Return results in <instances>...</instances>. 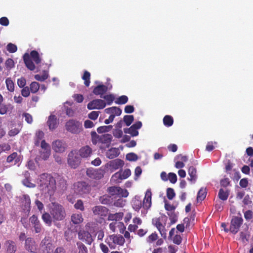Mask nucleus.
<instances>
[{"instance_id": "f257e3e1", "label": "nucleus", "mask_w": 253, "mask_h": 253, "mask_svg": "<svg viewBox=\"0 0 253 253\" xmlns=\"http://www.w3.org/2000/svg\"><path fill=\"white\" fill-rule=\"evenodd\" d=\"M40 186L42 190L50 196L53 195L56 190L55 179L51 174L46 173L40 175Z\"/></svg>"}, {"instance_id": "f03ea898", "label": "nucleus", "mask_w": 253, "mask_h": 253, "mask_svg": "<svg viewBox=\"0 0 253 253\" xmlns=\"http://www.w3.org/2000/svg\"><path fill=\"white\" fill-rule=\"evenodd\" d=\"M49 212L54 220L61 221L66 216V211L64 207L56 202H52L49 205Z\"/></svg>"}, {"instance_id": "7ed1b4c3", "label": "nucleus", "mask_w": 253, "mask_h": 253, "mask_svg": "<svg viewBox=\"0 0 253 253\" xmlns=\"http://www.w3.org/2000/svg\"><path fill=\"white\" fill-rule=\"evenodd\" d=\"M23 58L26 67L30 71H34L36 68V66L31 58L36 64H39L41 62L40 54L36 50H32L30 52V55L27 53H25Z\"/></svg>"}, {"instance_id": "20e7f679", "label": "nucleus", "mask_w": 253, "mask_h": 253, "mask_svg": "<svg viewBox=\"0 0 253 253\" xmlns=\"http://www.w3.org/2000/svg\"><path fill=\"white\" fill-rule=\"evenodd\" d=\"M65 128L67 131L77 134L82 130V124L78 121L70 119L66 123Z\"/></svg>"}, {"instance_id": "39448f33", "label": "nucleus", "mask_w": 253, "mask_h": 253, "mask_svg": "<svg viewBox=\"0 0 253 253\" xmlns=\"http://www.w3.org/2000/svg\"><path fill=\"white\" fill-rule=\"evenodd\" d=\"M75 192L80 195L88 193L91 190V186L84 181H78L74 184Z\"/></svg>"}, {"instance_id": "423d86ee", "label": "nucleus", "mask_w": 253, "mask_h": 253, "mask_svg": "<svg viewBox=\"0 0 253 253\" xmlns=\"http://www.w3.org/2000/svg\"><path fill=\"white\" fill-rule=\"evenodd\" d=\"M81 161V157L76 150H72L69 153L67 162L71 168L76 169L80 165Z\"/></svg>"}, {"instance_id": "0eeeda50", "label": "nucleus", "mask_w": 253, "mask_h": 253, "mask_svg": "<svg viewBox=\"0 0 253 253\" xmlns=\"http://www.w3.org/2000/svg\"><path fill=\"white\" fill-rule=\"evenodd\" d=\"M108 192L111 196L114 197V198H126L128 195V192L126 189H123L117 186L109 187Z\"/></svg>"}, {"instance_id": "6e6552de", "label": "nucleus", "mask_w": 253, "mask_h": 253, "mask_svg": "<svg viewBox=\"0 0 253 253\" xmlns=\"http://www.w3.org/2000/svg\"><path fill=\"white\" fill-rule=\"evenodd\" d=\"M131 175V171L129 169H125L124 171H119L114 174L111 177V180L116 183L121 182L123 179H126Z\"/></svg>"}, {"instance_id": "1a4fd4ad", "label": "nucleus", "mask_w": 253, "mask_h": 253, "mask_svg": "<svg viewBox=\"0 0 253 253\" xmlns=\"http://www.w3.org/2000/svg\"><path fill=\"white\" fill-rule=\"evenodd\" d=\"M243 219L242 217L234 216L231 220L230 231L234 234H236L243 224Z\"/></svg>"}, {"instance_id": "9d476101", "label": "nucleus", "mask_w": 253, "mask_h": 253, "mask_svg": "<svg viewBox=\"0 0 253 253\" xmlns=\"http://www.w3.org/2000/svg\"><path fill=\"white\" fill-rule=\"evenodd\" d=\"M106 106V103L105 101L100 99H96L89 102L87 104V107L89 110H100L104 108Z\"/></svg>"}, {"instance_id": "9b49d317", "label": "nucleus", "mask_w": 253, "mask_h": 253, "mask_svg": "<svg viewBox=\"0 0 253 253\" xmlns=\"http://www.w3.org/2000/svg\"><path fill=\"white\" fill-rule=\"evenodd\" d=\"M41 245L42 253H53L54 247L49 237H45Z\"/></svg>"}, {"instance_id": "f8f14e48", "label": "nucleus", "mask_w": 253, "mask_h": 253, "mask_svg": "<svg viewBox=\"0 0 253 253\" xmlns=\"http://www.w3.org/2000/svg\"><path fill=\"white\" fill-rule=\"evenodd\" d=\"M142 126L140 121H138L132 125L130 127L124 128L125 133L130 134L132 136H136L138 135V129L140 128Z\"/></svg>"}, {"instance_id": "ddd939ff", "label": "nucleus", "mask_w": 253, "mask_h": 253, "mask_svg": "<svg viewBox=\"0 0 253 253\" xmlns=\"http://www.w3.org/2000/svg\"><path fill=\"white\" fill-rule=\"evenodd\" d=\"M52 147L56 152L63 153L67 149V145L64 141L56 140L52 142Z\"/></svg>"}, {"instance_id": "4468645a", "label": "nucleus", "mask_w": 253, "mask_h": 253, "mask_svg": "<svg viewBox=\"0 0 253 253\" xmlns=\"http://www.w3.org/2000/svg\"><path fill=\"white\" fill-rule=\"evenodd\" d=\"M37 248L38 245L33 238L28 237L25 239V248L28 252L36 253Z\"/></svg>"}, {"instance_id": "2eb2a0df", "label": "nucleus", "mask_w": 253, "mask_h": 253, "mask_svg": "<svg viewBox=\"0 0 253 253\" xmlns=\"http://www.w3.org/2000/svg\"><path fill=\"white\" fill-rule=\"evenodd\" d=\"M22 209L27 215H28L31 210V200L27 195H23L21 198Z\"/></svg>"}, {"instance_id": "dca6fc26", "label": "nucleus", "mask_w": 253, "mask_h": 253, "mask_svg": "<svg viewBox=\"0 0 253 253\" xmlns=\"http://www.w3.org/2000/svg\"><path fill=\"white\" fill-rule=\"evenodd\" d=\"M78 238L88 245H91L93 241L90 233L84 230H80L78 232Z\"/></svg>"}, {"instance_id": "f3484780", "label": "nucleus", "mask_w": 253, "mask_h": 253, "mask_svg": "<svg viewBox=\"0 0 253 253\" xmlns=\"http://www.w3.org/2000/svg\"><path fill=\"white\" fill-rule=\"evenodd\" d=\"M29 222L31 224L36 233H40L42 231V225L37 216L33 215L29 218Z\"/></svg>"}, {"instance_id": "a211bd4d", "label": "nucleus", "mask_w": 253, "mask_h": 253, "mask_svg": "<svg viewBox=\"0 0 253 253\" xmlns=\"http://www.w3.org/2000/svg\"><path fill=\"white\" fill-rule=\"evenodd\" d=\"M92 211L94 215L105 217L108 214L109 210L102 206H96L92 208Z\"/></svg>"}, {"instance_id": "6ab92c4d", "label": "nucleus", "mask_w": 253, "mask_h": 253, "mask_svg": "<svg viewBox=\"0 0 253 253\" xmlns=\"http://www.w3.org/2000/svg\"><path fill=\"white\" fill-rule=\"evenodd\" d=\"M151 198V191L150 189H148L145 193V197L144 198L142 203V207L144 209L148 210L151 207L152 204Z\"/></svg>"}, {"instance_id": "aec40b11", "label": "nucleus", "mask_w": 253, "mask_h": 253, "mask_svg": "<svg viewBox=\"0 0 253 253\" xmlns=\"http://www.w3.org/2000/svg\"><path fill=\"white\" fill-rule=\"evenodd\" d=\"M78 153L81 158H86L91 156L92 150L89 146L86 145L82 147Z\"/></svg>"}, {"instance_id": "412c9836", "label": "nucleus", "mask_w": 253, "mask_h": 253, "mask_svg": "<svg viewBox=\"0 0 253 253\" xmlns=\"http://www.w3.org/2000/svg\"><path fill=\"white\" fill-rule=\"evenodd\" d=\"M59 121L55 115H51L48 117L47 125L50 130H52L55 129L57 127Z\"/></svg>"}, {"instance_id": "4be33fe9", "label": "nucleus", "mask_w": 253, "mask_h": 253, "mask_svg": "<svg viewBox=\"0 0 253 253\" xmlns=\"http://www.w3.org/2000/svg\"><path fill=\"white\" fill-rule=\"evenodd\" d=\"M108 90V88L107 86L104 84H99L94 88L92 92L96 95H100L101 98L107 92Z\"/></svg>"}, {"instance_id": "5701e85b", "label": "nucleus", "mask_w": 253, "mask_h": 253, "mask_svg": "<svg viewBox=\"0 0 253 253\" xmlns=\"http://www.w3.org/2000/svg\"><path fill=\"white\" fill-rule=\"evenodd\" d=\"M108 165L112 170H115L122 168L124 165V162L123 160L117 159L111 161Z\"/></svg>"}, {"instance_id": "b1692460", "label": "nucleus", "mask_w": 253, "mask_h": 253, "mask_svg": "<svg viewBox=\"0 0 253 253\" xmlns=\"http://www.w3.org/2000/svg\"><path fill=\"white\" fill-rule=\"evenodd\" d=\"M4 245L6 248V253H15L17 250L16 243L12 240L5 241Z\"/></svg>"}, {"instance_id": "393cba45", "label": "nucleus", "mask_w": 253, "mask_h": 253, "mask_svg": "<svg viewBox=\"0 0 253 253\" xmlns=\"http://www.w3.org/2000/svg\"><path fill=\"white\" fill-rule=\"evenodd\" d=\"M112 140V136L110 134L106 133L101 135L99 138V141L106 145L108 147Z\"/></svg>"}, {"instance_id": "a878e982", "label": "nucleus", "mask_w": 253, "mask_h": 253, "mask_svg": "<svg viewBox=\"0 0 253 253\" xmlns=\"http://www.w3.org/2000/svg\"><path fill=\"white\" fill-rule=\"evenodd\" d=\"M188 172V174L190 176V178H188V180L191 182L195 183L197 178L196 169L193 166L190 167Z\"/></svg>"}, {"instance_id": "bb28decb", "label": "nucleus", "mask_w": 253, "mask_h": 253, "mask_svg": "<svg viewBox=\"0 0 253 253\" xmlns=\"http://www.w3.org/2000/svg\"><path fill=\"white\" fill-rule=\"evenodd\" d=\"M119 154V150L116 148H111L106 152V157L110 159H113L117 157Z\"/></svg>"}, {"instance_id": "cd10ccee", "label": "nucleus", "mask_w": 253, "mask_h": 253, "mask_svg": "<svg viewBox=\"0 0 253 253\" xmlns=\"http://www.w3.org/2000/svg\"><path fill=\"white\" fill-rule=\"evenodd\" d=\"M124 213L122 212H116L114 214L109 213L108 220L110 221H119L123 218Z\"/></svg>"}, {"instance_id": "c85d7f7f", "label": "nucleus", "mask_w": 253, "mask_h": 253, "mask_svg": "<svg viewBox=\"0 0 253 253\" xmlns=\"http://www.w3.org/2000/svg\"><path fill=\"white\" fill-rule=\"evenodd\" d=\"M71 221L75 224H79L83 222L84 218L81 213L73 214L71 217Z\"/></svg>"}, {"instance_id": "c756f323", "label": "nucleus", "mask_w": 253, "mask_h": 253, "mask_svg": "<svg viewBox=\"0 0 253 253\" xmlns=\"http://www.w3.org/2000/svg\"><path fill=\"white\" fill-rule=\"evenodd\" d=\"M13 108V107L10 104L0 103V114H5L8 111L12 110Z\"/></svg>"}, {"instance_id": "7c9ffc66", "label": "nucleus", "mask_w": 253, "mask_h": 253, "mask_svg": "<svg viewBox=\"0 0 253 253\" xmlns=\"http://www.w3.org/2000/svg\"><path fill=\"white\" fill-rule=\"evenodd\" d=\"M113 242L114 245L117 244L120 246H123L125 242V240L122 235H117L113 234Z\"/></svg>"}, {"instance_id": "2f4dec72", "label": "nucleus", "mask_w": 253, "mask_h": 253, "mask_svg": "<svg viewBox=\"0 0 253 253\" xmlns=\"http://www.w3.org/2000/svg\"><path fill=\"white\" fill-rule=\"evenodd\" d=\"M52 216L50 213L45 212L42 216V218L43 222L48 226H50L52 224Z\"/></svg>"}, {"instance_id": "473e14b6", "label": "nucleus", "mask_w": 253, "mask_h": 253, "mask_svg": "<svg viewBox=\"0 0 253 253\" xmlns=\"http://www.w3.org/2000/svg\"><path fill=\"white\" fill-rule=\"evenodd\" d=\"M19 161L18 157V154L16 152H13L9 155L6 159V162L8 163H11L14 161V165L16 164Z\"/></svg>"}, {"instance_id": "72a5a7b5", "label": "nucleus", "mask_w": 253, "mask_h": 253, "mask_svg": "<svg viewBox=\"0 0 253 253\" xmlns=\"http://www.w3.org/2000/svg\"><path fill=\"white\" fill-rule=\"evenodd\" d=\"M164 125L167 126H171L173 124V118L169 115H166L163 118Z\"/></svg>"}, {"instance_id": "f704fd0d", "label": "nucleus", "mask_w": 253, "mask_h": 253, "mask_svg": "<svg viewBox=\"0 0 253 253\" xmlns=\"http://www.w3.org/2000/svg\"><path fill=\"white\" fill-rule=\"evenodd\" d=\"M229 191L224 190L222 188L219 189L218 193L219 198L222 201H226L229 196Z\"/></svg>"}, {"instance_id": "c9c22d12", "label": "nucleus", "mask_w": 253, "mask_h": 253, "mask_svg": "<svg viewBox=\"0 0 253 253\" xmlns=\"http://www.w3.org/2000/svg\"><path fill=\"white\" fill-rule=\"evenodd\" d=\"M82 79L84 81V85L88 87L90 84V74L87 71H85L82 76Z\"/></svg>"}, {"instance_id": "e433bc0d", "label": "nucleus", "mask_w": 253, "mask_h": 253, "mask_svg": "<svg viewBox=\"0 0 253 253\" xmlns=\"http://www.w3.org/2000/svg\"><path fill=\"white\" fill-rule=\"evenodd\" d=\"M142 207V203L141 200L135 198L132 201V207L136 211H138Z\"/></svg>"}, {"instance_id": "4c0bfd02", "label": "nucleus", "mask_w": 253, "mask_h": 253, "mask_svg": "<svg viewBox=\"0 0 253 253\" xmlns=\"http://www.w3.org/2000/svg\"><path fill=\"white\" fill-rule=\"evenodd\" d=\"M48 77V72L46 71H43L42 75H40L37 74L35 75V79L38 81L43 82L46 80Z\"/></svg>"}, {"instance_id": "58836bf2", "label": "nucleus", "mask_w": 253, "mask_h": 253, "mask_svg": "<svg viewBox=\"0 0 253 253\" xmlns=\"http://www.w3.org/2000/svg\"><path fill=\"white\" fill-rule=\"evenodd\" d=\"M44 133L41 130H39L36 132L35 143L36 146H38L39 145L40 141L44 137Z\"/></svg>"}, {"instance_id": "ea45409f", "label": "nucleus", "mask_w": 253, "mask_h": 253, "mask_svg": "<svg viewBox=\"0 0 253 253\" xmlns=\"http://www.w3.org/2000/svg\"><path fill=\"white\" fill-rule=\"evenodd\" d=\"M40 88V84L36 82H33L30 85V90L32 93L38 92Z\"/></svg>"}, {"instance_id": "a19ab883", "label": "nucleus", "mask_w": 253, "mask_h": 253, "mask_svg": "<svg viewBox=\"0 0 253 253\" xmlns=\"http://www.w3.org/2000/svg\"><path fill=\"white\" fill-rule=\"evenodd\" d=\"M99 174H103L101 173V172L99 171H97L94 169H87L86 170V174L90 177L92 178H96L97 176H96V175Z\"/></svg>"}, {"instance_id": "79ce46f5", "label": "nucleus", "mask_w": 253, "mask_h": 253, "mask_svg": "<svg viewBox=\"0 0 253 253\" xmlns=\"http://www.w3.org/2000/svg\"><path fill=\"white\" fill-rule=\"evenodd\" d=\"M207 191L206 189L201 188L198 192L197 197V201H203L206 198Z\"/></svg>"}, {"instance_id": "37998d69", "label": "nucleus", "mask_w": 253, "mask_h": 253, "mask_svg": "<svg viewBox=\"0 0 253 253\" xmlns=\"http://www.w3.org/2000/svg\"><path fill=\"white\" fill-rule=\"evenodd\" d=\"M5 83L7 89L10 92H13L14 90V84L10 78L6 79Z\"/></svg>"}, {"instance_id": "c03bdc74", "label": "nucleus", "mask_w": 253, "mask_h": 253, "mask_svg": "<svg viewBox=\"0 0 253 253\" xmlns=\"http://www.w3.org/2000/svg\"><path fill=\"white\" fill-rule=\"evenodd\" d=\"M102 98L106 100V105H111L115 99L114 95L111 94L104 95Z\"/></svg>"}, {"instance_id": "a18cd8bd", "label": "nucleus", "mask_w": 253, "mask_h": 253, "mask_svg": "<svg viewBox=\"0 0 253 253\" xmlns=\"http://www.w3.org/2000/svg\"><path fill=\"white\" fill-rule=\"evenodd\" d=\"M78 249V253H88V250L86 247L81 242L77 243Z\"/></svg>"}, {"instance_id": "49530a36", "label": "nucleus", "mask_w": 253, "mask_h": 253, "mask_svg": "<svg viewBox=\"0 0 253 253\" xmlns=\"http://www.w3.org/2000/svg\"><path fill=\"white\" fill-rule=\"evenodd\" d=\"M113 237V235L108 236L105 239V242L109 246L110 249H115L116 248V245H114V242H113V238H112Z\"/></svg>"}, {"instance_id": "de8ad7c7", "label": "nucleus", "mask_w": 253, "mask_h": 253, "mask_svg": "<svg viewBox=\"0 0 253 253\" xmlns=\"http://www.w3.org/2000/svg\"><path fill=\"white\" fill-rule=\"evenodd\" d=\"M158 239V234L156 232L152 233L151 235H150L146 239V241L147 243L149 244H151L154 241H156Z\"/></svg>"}, {"instance_id": "09e8293b", "label": "nucleus", "mask_w": 253, "mask_h": 253, "mask_svg": "<svg viewBox=\"0 0 253 253\" xmlns=\"http://www.w3.org/2000/svg\"><path fill=\"white\" fill-rule=\"evenodd\" d=\"M99 201L102 204L109 205L111 203V196L103 195L100 197Z\"/></svg>"}, {"instance_id": "8fccbe9b", "label": "nucleus", "mask_w": 253, "mask_h": 253, "mask_svg": "<svg viewBox=\"0 0 253 253\" xmlns=\"http://www.w3.org/2000/svg\"><path fill=\"white\" fill-rule=\"evenodd\" d=\"M133 121L134 117L133 115H125L124 117V122L127 126H129Z\"/></svg>"}, {"instance_id": "3c124183", "label": "nucleus", "mask_w": 253, "mask_h": 253, "mask_svg": "<svg viewBox=\"0 0 253 253\" xmlns=\"http://www.w3.org/2000/svg\"><path fill=\"white\" fill-rule=\"evenodd\" d=\"M128 101V97L126 95H122L119 97L115 101V103L117 104H125Z\"/></svg>"}, {"instance_id": "603ef678", "label": "nucleus", "mask_w": 253, "mask_h": 253, "mask_svg": "<svg viewBox=\"0 0 253 253\" xmlns=\"http://www.w3.org/2000/svg\"><path fill=\"white\" fill-rule=\"evenodd\" d=\"M112 128V126L111 125L101 126L97 128V131L99 133H101L109 131Z\"/></svg>"}, {"instance_id": "864d4df0", "label": "nucleus", "mask_w": 253, "mask_h": 253, "mask_svg": "<svg viewBox=\"0 0 253 253\" xmlns=\"http://www.w3.org/2000/svg\"><path fill=\"white\" fill-rule=\"evenodd\" d=\"M67 181L63 178H60L58 180V186L62 190H65L67 188Z\"/></svg>"}, {"instance_id": "5fc2aeb1", "label": "nucleus", "mask_w": 253, "mask_h": 253, "mask_svg": "<svg viewBox=\"0 0 253 253\" xmlns=\"http://www.w3.org/2000/svg\"><path fill=\"white\" fill-rule=\"evenodd\" d=\"M74 207L76 209L79 210L81 211H84V210L83 202L81 200H77V202L74 205Z\"/></svg>"}, {"instance_id": "6e6d98bb", "label": "nucleus", "mask_w": 253, "mask_h": 253, "mask_svg": "<svg viewBox=\"0 0 253 253\" xmlns=\"http://www.w3.org/2000/svg\"><path fill=\"white\" fill-rule=\"evenodd\" d=\"M50 155V149L43 150L41 152V157L44 160H46Z\"/></svg>"}, {"instance_id": "4d7b16f0", "label": "nucleus", "mask_w": 253, "mask_h": 253, "mask_svg": "<svg viewBox=\"0 0 253 253\" xmlns=\"http://www.w3.org/2000/svg\"><path fill=\"white\" fill-rule=\"evenodd\" d=\"M126 159L129 161H136L138 159V156L134 153H129L126 154Z\"/></svg>"}, {"instance_id": "13d9d810", "label": "nucleus", "mask_w": 253, "mask_h": 253, "mask_svg": "<svg viewBox=\"0 0 253 253\" xmlns=\"http://www.w3.org/2000/svg\"><path fill=\"white\" fill-rule=\"evenodd\" d=\"M175 194L174 190L171 188H168L167 190V198L171 200L175 197Z\"/></svg>"}, {"instance_id": "bf43d9fd", "label": "nucleus", "mask_w": 253, "mask_h": 253, "mask_svg": "<svg viewBox=\"0 0 253 253\" xmlns=\"http://www.w3.org/2000/svg\"><path fill=\"white\" fill-rule=\"evenodd\" d=\"M6 48L7 51L10 53H14L17 50V46L11 43H9L7 44Z\"/></svg>"}, {"instance_id": "052dcab7", "label": "nucleus", "mask_w": 253, "mask_h": 253, "mask_svg": "<svg viewBox=\"0 0 253 253\" xmlns=\"http://www.w3.org/2000/svg\"><path fill=\"white\" fill-rule=\"evenodd\" d=\"M168 179H169V181L172 184L176 183L177 181V176L176 174L173 172H169L168 174Z\"/></svg>"}, {"instance_id": "680f3d73", "label": "nucleus", "mask_w": 253, "mask_h": 253, "mask_svg": "<svg viewBox=\"0 0 253 253\" xmlns=\"http://www.w3.org/2000/svg\"><path fill=\"white\" fill-rule=\"evenodd\" d=\"M99 113V111H92L88 115V117L92 120H96L97 119Z\"/></svg>"}, {"instance_id": "e2e57ef3", "label": "nucleus", "mask_w": 253, "mask_h": 253, "mask_svg": "<svg viewBox=\"0 0 253 253\" xmlns=\"http://www.w3.org/2000/svg\"><path fill=\"white\" fill-rule=\"evenodd\" d=\"M125 204V201L122 198H119L117 200L114 202V205L117 207H123Z\"/></svg>"}, {"instance_id": "0e129e2a", "label": "nucleus", "mask_w": 253, "mask_h": 253, "mask_svg": "<svg viewBox=\"0 0 253 253\" xmlns=\"http://www.w3.org/2000/svg\"><path fill=\"white\" fill-rule=\"evenodd\" d=\"M10 148V146L7 143L0 144V154L3 152L9 151Z\"/></svg>"}, {"instance_id": "69168bd1", "label": "nucleus", "mask_w": 253, "mask_h": 253, "mask_svg": "<svg viewBox=\"0 0 253 253\" xmlns=\"http://www.w3.org/2000/svg\"><path fill=\"white\" fill-rule=\"evenodd\" d=\"M123 131L121 129H115L113 131V134L115 137L120 138L123 136Z\"/></svg>"}, {"instance_id": "338daca9", "label": "nucleus", "mask_w": 253, "mask_h": 253, "mask_svg": "<svg viewBox=\"0 0 253 253\" xmlns=\"http://www.w3.org/2000/svg\"><path fill=\"white\" fill-rule=\"evenodd\" d=\"M26 84V80L25 78L21 77L17 80V84L20 88L25 87Z\"/></svg>"}, {"instance_id": "774afa93", "label": "nucleus", "mask_w": 253, "mask_h": 253, "mask_svg": "<svg viewBox=\"0 0 253 253\" xmlns=\"http://www.w3.org/2000/svg\"><path fill=\"white\" fill-rule=\"evenodd\" d=\"M22 89L21 90V94L23 96L25 97H27L29 96L30 94V90L28 86H25L22 87Z\"/></svg>"}]
</instances>
